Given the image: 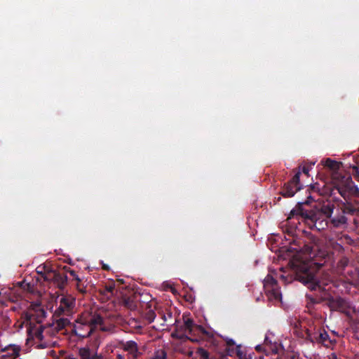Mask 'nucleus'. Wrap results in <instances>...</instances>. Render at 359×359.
Instances as JSON below:
<instances>
[{"label": "nucleus", "instance_id": "obj_1", "mask_svg": "<svg viewBox=\"0 0 359 359\" xmlns=\"http://www.w3.org/2000/svg\"><path fill=\"white\" fill-rule=\"evenodd\" d=\"M322 265L313 262H297L292 264V273L287 276L281 275L280 278L285 283L298 280L311 290H328L330 287L326 288L327 283H323L317 277V271Z\"/></svg>", "mask_w": 359, "mask_h": 359}, {"label": "nucleus", "instance_id": "obj_2", "mask_svg": "<svg viewBox=\"0 0 359 359\" xmlns=\"http://www.w3.org/2000/svg\"><path fill=\"white\" fill-rule=\"evenodd\" d=\"M352 175L355 179L359 182V168L357 165H353ZM333 184V189L337 192L344 198L351 196L359 197V187L354 184L351 177L349 175H342L339 172H336L332 177Z\"/></svg>", "mask_w": 359, "mask_h": 359}, {"label": "nucleus", "instance_id": "obj_3", "mask_svg": "<svg viewBox=\"0 0 359 359\" xmlns=\"http://www.w3.org/2000/svg\"><path fill=\"white\" fill-rule=\"evenodd\" d=\"M104 324L101 315L93 313H83L72 325V332L81 338L89 337L97 329L98 325Z\"/></svg>", "mask_w": 359, "mask_h": 359}, {"label": "nucleus", "instance_id": "obj_4", "mask_svg": "<svg viewBox=\"0 0 359 359\" xmlns=\"http://www.w3.org/2000/svg\"><path fill=\"white\" fill-rule=\"evenodd\" d=\"M338 212L330 219V226L337 229H344L348 224V215H355L359 213V207L351 203H343L337 210Z\"/></svg>", "mask_w": 359, "mask_h": 359}, {"label": "nucleus", "instance_id": "obj_5", "mask_svg": "<svg viewBox=\"0 0 359 359\" xmlns=\"http://www.w3.org/2000/svg\"><path fill=\"white\" fill-rule=\"evenodd\" d=\"M313 201H314V199L311 195H309V196H307V198L305 201L299 202L295 206V208L290 211L287 219L289 220L294 218V217L300 216L302 218L311 220L313 223V225L316 226L318 222L320 220L318 215L316 214V212H312L311 210H305L303 208L304 205H309Z\"/></svg>", "mask_w": 359, "mask_h": 359}, {"label": "nucleus", "instance_id": "obj_6", "mask_svg": "<svg viewBox=\"0 0 359 359\" xmlns=\"http://www.w3.org/2000/svg\"><path fill=\"white\" fill-rule=\"evenodd\" d=\"M27 326V338L26 344L28 346H33L36 344L39 348H45L48 347V343L43 342V330L44 327L42 325L36 326V325H26Z\"/></svg>", "mask_w": 359, "mask_h": 359}, {"label": "nucleus", "instance_id": "obj_7", "mask_svg": "<svg viewBox=\"0 0 359 359\" xmlns=\"http://www.w3.org/2000/svg\"><path fill=\"white\" fill-rule=\"evenodd\" d=\"M300 175L301 170L299 169L289 182L284 184L280 191V194L283 197H292L298 191L301 190L302 186L300 184Z\"/></svg>", "mask_w": 359, "mask_h": 359}, {"label": "nucleus", "instance_id": "obj_8", "mask_svg": "<svg viewBox=\"0 0 359 359\" xmlns=\"http://www.w3.org/2000/svg\"><path fill=\"white\" fill-rule=\"evenodd\" d=\"M75 299L71 296H63L60 299V305L54 312L53 317L69 316L72 313Z\"/></svg>", "mask_w": 359, "mask_h": 359}, {"label": "nucleus", "instance_id": "obj_9", "mask_svg": "<svg viewBox=\"0 0 359 359\" xmlns=\"http://www.w3.org/2000/svg\"><path fill=\"white\" fill-rule=\"evenodd\" d=\"M46 317V311L41 308L37 309L34 311H27L22 314V318L26 325H36L42 323V320Z\"/></svg>", "mask_w": 359, "mask_h": 359}, {"label": "nucleus", "instance_id": "obj_10", "mask_svg": "<svg viewBox=\"0 0 359 359\" xmlns=\"http://www.w3.org/2000/svg\"><path fill=\"white\" fill-rule=\"evenodd\" d=\"M327 302V306L331 311H338L348 315L346 310L349 308L347 301L341 297L334 298L328 297L324 299Z\"/></svg>", "mask_w": 359, "mask_h": 359}, {"label": "nucleus", "instance_id": "obj_11", "mask_svg": "<svg viewBox=\"0 0 359 359\" xmlns=\"http://www.w3.org/2000/svg\"><path fill=\"white\" fill-rule=\"evenodd\" d=\"M334 210V205L333 204H327L323 205L321 208L320 212H318V217L320 218V215H323L327 219H330L332 217V215ZM317 214V212H316ZM328 226V222L325 219H321L318 222L316 226H315L318 230L324 229L325 226Z\"/></svg>", "mask_w": 359, "mask_h": 359}, {"label": "nucleus", "instance_id": "obj_12", "mask_svg": "<svg viewBox=\"0 0 359 359\" xmlns=\"http://www.w3.org/2000/svg\"><path fill=\"white\" fill-rule=\"evenodd\" d=\"M67 317V316H66L53 317L55 318V322L50 324V327H53V330H55L56 332H58L65 329L67 326H71V322Z\"/></svg>", "mask_w": 359, "mask_h": 359}, {"label": "nucleus", "instance_id": "obj_13", "mask_svg": "<svg viewBox=\"0 0 359 359\" xmlns=\"http://www.w3.org/2000/svg\"><path fill=\"white\" fill-rule=\"evenodd\" d=\"M120 347L128 352L134 358H137L140 355L137 344L134 341H121Z\"/></svg>", "mask_w": 359, "mask_h": 359}, {"label": "nucleus", "instance_id": "obj_14", "mask_svg": "<svg viewBox=\"0 0 359 359\" xmlns=\"http://www.w3.org/2000/svg\"><path fill=\"white\" fill-rule=\"evenodd\" d=\"M51 272L53 273V281L60 290H63L67 284L68 278L67 274L57 271Z\"/></svg>", "mask_w": 359, "mask_h": 359}, {"label": "nucleus", "instance_id": "obj_15", "mask_svg": "<svg viewBox=\"0 0 359 359\" xmlns=\"http://www.w3.org/2000/svg\"><path fill=\"white\" fill-rule=\"evenodd\" d=\"M322 327H316L314 325H310L309 327L306 328V332L304 337V339L306 341H309L311 343H316L318 341V335L320 333Z\"/></svg>", "mask_w": 359, "mask_h": 359}, {"label": "nucleus", "instance_id": "obj_16", "mask_svg": "<svg viewBox=\"0 0 359 359\" xmlns=\"http://www.w3.org/2000/svg\"><path fill=\"white\" fill-rule=\"evenodd\" d=\"M79 355L80 359H103L101 355H98L97 352L92 351L88 347L80 348Z\"/></svg>", "mask_w": 359, "mask_h": 359}, {"label": "nucleus", "instance_id": "obj_17", "mask_svg": "<svg viewBox=\"0 0 359 359\" xmlns=\"http://www.w3.org/2000/svg\"><path fill=\"white\" fill-rule=\"evenodd\" d=\"M292 325L294 334H295L299 338L304 339L307 327H304L302 323L296 319L294 320Z\"/></svg>", "mask_w": 359, "mask_h": 359}, {"label": "nucleus", "instance_id": "obj_18", "mask_svg": "<svg viewBox=\"0 0 359 359\" xmlns=\"http://www.w3.org/2000/svg\"><path fill=\"white\" fill-rule=\"evenodd\" d=\"M269 301L279 302L281 300V293L278 286L268 288L264 290Z\"/></svg>", "mask_w": 359, "mask_h": 359}, {"label": "nucleus", "instance_id": "obj_19", "mask_svg": "<svg viewBox=\"0 0 359 359\" xmlns=\"http://www.w3.org/2000/svg\"><path fill=\"white\" fill-rule=\"evenodd\" d=\"M323 165L325 167H327L330 168L332 171H333L332 174V177L334 173L338 172V170H339L341 165V163L337 162L330 158H326L323 161Z\"/></svg>", "mask_w": 359, "mask_h": 359}, {"label": "nucleus", "instance_id": "obj_20", "mask_svg": "<svg viewBox=\"0 0 359 359\" xmlns=\"http://www.w3.org/2000/svg\"><path fill=\"white\" fill-rule=\"evenodd\" d=\"M2 352H5L6 354L3 355L2 357H13L15 358L19 355L20 348L15 345H9L1 350Z\"/></svg>", "mask_w": 359, "mask_h": 359}, {"label": "nucleus", "instance_id": "obj_21", "mask_svg": "<svg viewBox=\"0 0 359 359\" xmlns=\"http://www.w3.org/2000/svg\"><path fill=\"white\" fill-rule=\"evenodd\" d=\"M183 320H184V327H185V328L187 330H188L189 334L192 333L194 328L195 327L201 330H203L202 326L195 325V323L192 319L189 318H186L184 315H183Z\"/></svg>", "mask_w": 359, "mask_h": 359}, {"label": "nucleus", "instance_id": "obj_22", "mask_svg": "<svg viewBox=\"0 0 359 359\" xmlns=\"http://www.w3.org/2000/svg\"><path fill=\"white\" fill-rule=\"evenodd\" d=\"M280 346V344L274 341V343L269 344V346H264V353L267 355L270 354H278Z\"/></svg>", "mask_w": 359, "mask_h": 359}, {"label": "nucleus", "instance_id": "obj_23", "mask_svg": "<svg viewBox=\"0 0 359 359\" xmlns=\"http://www.w3.org/2000/svg\"><path fill=\"white\" fill-rule=\"evenodd\" d=\"M327 342H330V337L327 331L322 327L320 333L318 335V341H316V344L327 346Z\"/></svg>", "mask_w": 359, "mask_h": 359}, {"label": "nucleus", "instance_id": "obj_24", "mask_svg": "<svg viewBox=\"0 0 359 359\" xmlns=\"http://www.w3.org/2000/svg\"><path fill=\"white\" fill-rule=\"evenodd\" d=\"M263 285H264V290L268 288L278 286L277 280L272 276H271L269 274L267 275L266 277L265 278L264 283H263Z\"/></svg>", "mask_w": 359, "mask_h": 359}, {"label": "nucleus", "instance_id": "obj_25", "mask_svg": "<svg viewBox=\"0 0 359 359\" xmlns=\"http://www.w3.org/2000/svg\"><path fill=\"white\" fill-rule=\"evenodd\" d=\"M172 337L180 340L190 339L185 333H182L175 328V330L172 333Z\"/></svg>", "mask_w": 359, "mask_h": 359}, {"label": "nucleus", "instance_id": "obj_26", "mask_svg": "<svg viewBox=\"0 0 359 359\" xmlns=\"http://www.w3.org/2000/svg\"><path fill=\"white\" fill-rule=\"evenodd\" d=\"M349 264V259L346 257H342L337 263V267L344 270Z\"/></svg>", "mask_w": 359, "mask_h": 359}, {"label": "nucleus", "instance_id": "obj_27", "mask_svg": "<svg viewBox=\"0 0 359 359\" xmlns=\"http://www.w3.org/2000/svg\"><path fill=\"white\" fill-rule=\"evenodd\" d=\"M198 352L201 359H209V353L208 351L203 348H199Z\"/></svg>", "mask_w": 359, "mask_h": 359}, {"label": "nucleus", "instance_id": "obj_28", "mask_svg": "<svg viewBox=\"0 0 359 359\" xmlns=\"http://www.w3.org/2000/svg\"><path fill=\"white\" fill-rule=\"evenodd\" d=\"M76 289L79 292H81L82 294L86 293V287L83 285V284L81 283V281L76 282Z\"/></svg>", "mask_w": 359, "mask_h": 359}, {"label": "nucleus", "instance_id": "obj_29", "mask_svg": "<svg viewBox=\"0 0 359 359\" xmlns=\"http://www.w3.org/2000/svg\"><path fill=\"white\" fill-rule=\"evenodd\" d=\"M156 318V313H154V311H149L147 313V319L148 320V321L149 323H151Z\"/></svg>", "mask_w": 359, "mask_h": 359}, {"label": "nucleus", "instance_id": "obj_30", "mask_svg": "<svg viewBox=\"0 0 359 359\" xmlns=\"http://www.w3.org/2000/svg\"><path fill=\"white\" fill-rule=\"evenodd\" d=\"M115 289V284L114 283H110L105 285V291L109 293H113L114 290Z\"/></svg>", "mask_w": 359, "mask_h": 359}, {"label": "nucleus", "instance_id": "obj_31", "mask_svg": "<svg viewBox=\"0 0 359 359\" xmlns=\"http://www.w3.org/2000/svg\"><path fill=\"white\" fill-rule=\"evenodd\" d=\"M69 273L74 278V279L76 280V282H81V278H79L74 270L69 269Z\"/></svg>", "mask_w": 359, "mask_h": 359}, {"label": "nucleus", "instance_id": "obj_32", "mask_svg": "<svg viewBox=\"0 0 359 359\" xmlns=\"http://www.w3.org/2000/svg\"><path fill=\"white\" fill-rule=\"evenodd\" d=\"M273 343H274V341H273L271 337L269 335H266L264 341V345L269 346V344H271Z\"/></svg>", "mask_w": 359, "mask_h": 359}, {"label": "nucleus", "instance_id": "obj_33", "mask_svg": "<svg viewBox=\"0 0 359 359\" xmlns=\"http://www.w3.org/2000/svg\"><path fill=\"white\" fill-rule=\"evenodd\" d=\"M311 166V165H304L302 169V172L306 175L309 176V172L310 171Z\"/></svg>", "mask_w": 359, "mask_h": 359}, {"label": "nucleus", "instance_id": "obj_34", "mask_svg": "<svg viewBox=\"0 0 359 359\" xmlns=\"http://www.w3.org/2000/svg\"><path fill=\"white\" fill-rule=\"evenodd\" d=\"M306 297L309 300V302L312 304H318L320 303V301L316 300L315 298H313L312 296L306 294Z\"/></svg>", "mask_w": 359, "mask_h": 359}, {"label": "nucleus", "instance_id": "obj_35", "mask_svg": "<svg viewBox=\"0 0 359 359\" xmlns=\"http://www.w3.org/2000/svg\"><path fill=\"white\" fill-rule=\"evenodd\" d=\"M176 328L177 329V330H179L180 332H182V333H185L187 334V333L188 332V330H187L185 328V327H184V324L182 325H180V326H177Z\"/></svg>", "mask_w": 359, "mask_h": 359}, {"label": "nucleus", "instance_id": "obj_36", "mask_svg": "<svg viewBox=\"0 0 359 359\" xmlns=\"http://www.w3.org/2000/svg\"><path fill=\"white\" fill-rule=\"evenodd\" d=\"M166 354L164 351H162L160 354H157L154 359H165Z\"/></svg>", "mask_w": 359, "mask_h": 359}, {"label": "nucleus", "instance_id": "obj_37", "mask_svg": "<svg viewBox=\"0 0 359 359\" xmlns=\"http://www.w3.org/2000/svg\"><path fill=\"white\" fill-rule=\"evenodd\" d=\"M255 350L258 352H262V351H264V344H259V345H257L256 347H255Z\"/></svg>", "mask_w": 359, "mask_h": 359}, {"label": "nucleus", "instance_id": "obj_38", "mask_svg": "<svg viewBox=\"0 0 359 359\" xmlns=\"http://www.w3.org/2000/svg\"><path fill=\"white\" fill-rule=\"evenodd\" d=\"M226 352L227 353L228 355H232L234 353V350L233 348H226Z\"/></svg>", "mask_w": 359, "mask_h": 359}, {"label": "nucleus", "instance_id": "obj_39", "mask_svg": "<svg viewBox=\"0 0 359 359\" xmlns=\"http://www.w3.org/2000/svg\"><path fill=\"white\" fill-rule=\"evenodd\" d=\"M124 304L128 307H130V300L129 298L124 299Z\"/></svg>", "mask_w": 359, "mask_h": 359}, {"label": "nucleus", "instance_id": "obj_40", "mask_svg": "<svg viewBox=\"0 0 359 359\" xmlns=\"http://www.w3.org/2000/svg\"><path fill=\"white\" fill-rule=\"evenodd\" d=\"M226 344L229 346H234L235 343L233 339H229V341H227Z\"/></svg>", "mask_w": 359, "mask_h": 359}, {"label": "nucleus", "instance_id": "obj_41", "mask_svg": "<svg viewBox=\"0 0 359 359\" xmlns=\"http://www.w3.org/2000/svg\"><path fill=\"white\" fill-rule=\"evenodd\" d=\"M116 359H125V357L121 354L117 355Z\"/></svg>", "mask_w": 359, "mask_h": 359}, {"label": "nucleus", "instance_id": "obj_42", "mask_svg": "<svg viewBox=\"0 0 359 359\" xmlns=\"http://www.w3.org/2000/svg\"><path fill=\"white\" fill-rule=\"evenodd\" d=\"M40 269H41V266H38L37 269H36V271H37L38 273L42 274V271L40 270Z\"/></svg>", "mask_w": 359, "mask_h": 359}, {"label": "nucleus", "instance_id": "obj_43", "mask_svg": "<svg viewBox=\"0 0 359 359\" xmlns=\"http://www.w3.org/2000/svg\"><path fill=\"white\" fill-rule=\"evenodd\" d=\"M69 269H70L69 267L68 266H65L63 268V270L65 271V272H68L69 273Z\"/></svg>", "mask_w": 359, "mask_h": 359}, {"label": "nucleus", "instance_id": "obj_44", "mask_svg": "<svg viewBox=\"0 0 359 359\" xmlns=\"http://www.w3.org/2000/svg\"><path fill=\"white\" fill-rule=\"evenodd\" d=\"M100 329H101L102 331H106L107 330V329L105 327H102Z\"/></svg>", "mask_w": 359, "mask_h": 359}, {"label": "nucleus", "instance_id": "obj_45", "mask_svg": "<svg viewBox=\"0 0 359 359\" xmlns=\"http://www.w3.org/2000/svg\"><path fill=\"white\" fill-rule=\"evenodd\" d=\"M68 359H78V358H74V357H69Z\"/></svg>", "mask_w": 359, "mask_h": 359}, {"label": "nucleus", "instance_id": "obj_46", "mask_svg": "<svg viewBox=\"0 0 359 359\" xmlns=\"http://www.w3.org/2000/svg\"><path fill=\"white\" fill-rule=\"evenodd\" d=\"M44 279H45V280H48L49 278H48V276H44Z\"/></svg>", "mask_w": 359, "mask_h": 359}, {"label": "nucleus", "instance_id": "obj_47", "mask_svg": "<svg viewBox=\"0 0 359 359\" xmlns=\"http://www.w3.org/2000/svg\"><path fill=\"white\" fill-rule=\"evenodd\" d=\"M292 250H294V251H298V250L296 249V248H293Z\"/></svg>", "mask_w": 359, "mask_h": 359}, {"label": "nucleus", "instance_id": "obj_48", "mask_svg": "<svg viewBox=\"0 0 359 359\" xmlns=\"http://www.w3.org/2000/svg\"><path fill=\"white\" fill-rule=\"evenodd\" d=\"M245 359H252V358L249 357V358H245Z\"/></svg>", "mask_w": 359, "mask_h": 359}]
</instances>
